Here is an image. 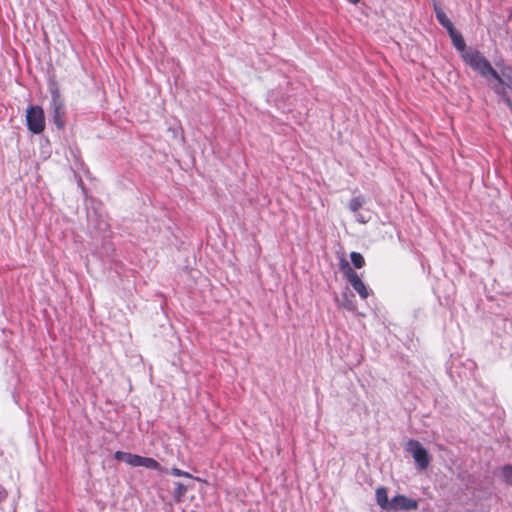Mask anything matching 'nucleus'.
<instances>
[{"label": "nucleus", "instance_id": "f257e3e1", "mask_svg": "<svg viewBox=\"0 0 512 512\" xmlns=\"http://www.w3.org/2000/svg\"><path fill=\"white\" fill-rule=\"evenodd\" d=\"M464 62L483 78H493L499 84H503L504 80L499 73L492 67L491 63L478 50L465 51L462 55Z\"/></svg>", "mask_w": 512, "mask_h": 512}, {"label": "nucleus", "instance_id": "f03ea898", "mask_svg": "<svg viewBox=\"0 0 512 512\" xmlns=\"http://www.w3.org/2000/svg\"><path fill=\"white\" fill-rule=\"evenodd\" d=\"M26 124L29 131L41 134L45 129V114L41 106H29L26 111Z\"/></svg>", "mask_w": 512, "mask_h": 512}, {"label": "nucleus", "instance_id": "7ed1b4c3", "mask_svg": "<svg viewBox=\"0 0 512 512\" xmlns=\"http://www.w3.org/2000/svg\"><path fill=\"white\" fill-rule=\"evenodd\" d=\"M51 106L53 110V120L58 129H62L66 122V112L63 101L57 91L52 92Z\"/></svg>", "mask_w": 512, "mask_h": 512}, {"label": "nucleus", "instance_id": "20e7f679", "mask_svg": "<svg viewBox=\"0 0 512 512\" xmlns=\"http://www.w3.org/2000/svg\"><path fill=\"white\" fill-rule=\"evenodd\" d=\"M499 75L504 80V83L499 84V82H497L496 85L492 86V89L494 90V92L496 94H498L504 98L506 104L512 110V101L506 96V87L512 89V68L511 67L502 68L501 74H499Z\"/></svg>", "mask_w": 512, "mask_h": 512}, {"label": "nucleus", "instance_id": "39448f33", "mask_svg": "<svg viewBox=\"0 0 512 512\" xmlns=\"http://www.w3.org/2000/svg\"><path fill=\"white\" fill-rule=\"evenodd\" d=\"M410 451L420 469H426L430 463V457L427 450L416 440L409 441Z\"/></svg>", "mask_w": 512, "mask_h": 512}, {"label": "nucleus", "instance_id": "423d86ee", "mask_svg": "<svg viewBox=\"0 0 512 512\" xmlns=\"http://www.w3.org/2000/svg\"><path fill=\"white\" fill-rule=\"evenodd\" d=\"M345 275L353 289L359 294L362 299H367L369 296V290L361 280L359 275L346 263Z\"/></svg>", "mask_w": 512, "mask_h": 512}, {"label": "nucleus", "instance_id": "0eeeda50", "mask_svg": "<svg viewBox=\"0 0 512 512\" xmlns=\"http://www.w3.org/2000/svg\"><path fill=\"white\" fill-rule=\"evenodd\" d=\"M418 508V502L412 498H408L405 495H396L391 500V506L389 511H412Z\"/></svg>", "mask_w": 512, "mask_h": 512}, {"label": "nucleus", "instance_id": "6e6552de", "mask_svg": "<svg viewBox=\"0 0 512 512\" xmlns=\"http://www.w3.org/2000/svg\"><path fill=\"white\" fill-rule=\"evenodd\" d=\"M354 297L353 293L350 291H346L342 293L341 298L336 297L335 301L339 308H344L348 311H355L356 305L352 298Z\"/></svg>", "mask_w": 512, "mask_h": 512}, {"label": "nucleus", "instance_id": "1a4fd4ad", "mask_svg": "<svg viewBox=\"0 0 512 512\" xmlns=\"http://www.w3.org/2000/svg\"><path fill=\"white\" fill-rule=\"evenodd\" d=\"M376 502L384 511H389L391 500L388 499L387 489L385 487H378L376 489Z\"/></svg>", "mask_w": 512, "mask_h": 512}, {"label": "nucleus", "instance_id": "9d476101", "mask_svg": "<svg viewBox=\"0 0 512 512\" xmlns=\"http://www.w3.org/2000/svg\"><path fill=\"white\" fill-rule=\"evenodd\" d=\"M434 11H435V15H436V18L438 20V22L444 27L447 29V31L451 30L452 28H454V25L453 23L451 22V20L447 17L446 13L441 9V7H439L438 5H434Z\"/></svg>", "mask_w": 512, "mask_h": 512}, {"label": "nucleus", "instance_id": "9b49d317", "mask_svg": "<svg viewBox=\"0 0 512 512\" xmlns=\"http://www.w3.org/2000/svg\"><path fill=\"white\" fill-rule=\"evenodd\" d=\"M448 33L451 37L452 43L455 46V48L459 51H465L466 44L461 33L456 31L455 28L449 30Z\"/></svg>", "mask_w": 512, "mask_h": 512}, {"label": "nucleus", "instance_id": "f8f14e48", "mask_svg": "<svg viewBox=\"0 0 512 512\" xmlns=\"http://www.w3.org/2000/svg\"><path fill=\"white\" fill-rule=\"evenodd\" d=\"M186 492H187V487L184 484L177 482L174 492H173V497H174L175 502H177V503L181 502L184 495L186 494Z\"/></svg>", "mask_w": 512, "mask_h": 512}, {"label": "nucleus", "instance_id": "ddd939ff", "mask_svg": "<svg viewBox=\"0 0 512 512\" xmlns=\"http://www.w3.org/2000/svg\"><path fill=\"white\" fill-rule=\"evenodd\" d=\"M351 262L355 268L361 269L365 265V259L359 252H351L350 253Z\"/></svg>", "mask_w": 512, "mask_h": 512}, {"label": "nucleus", "instance_id": "4468645a", "mask_svg": "<svg viewBox=\"0 0 512 512\" xmlns=\"http://www.w3.org/2000/svg\"><path fill=\"white\" fill-rule=\"evenodd\" d=\"M141 467H145L147 469H152V470H160L161 469L160 464L154 458L144 457V456H142Z\"/></svg>", "mask_w": 512, "mask_h": 512}, {"label": "nucleus", "instance_id": "2eb2a0df", "mask_svg": "<svg viewBox=\"0 0 512 512\" xmlns=\"http://www.w3.org/2000/svg\"><path fill=\"white\" fill-rule=\"evenodd\" d=\"M364 204L362 197H354L349 201V209L352 212H357Z\"/></svg>", "mask_w": 512, "mask_h": 512}, {"label": "nucleus", "instance_id": "dca6fc26", "mask_svg": "<svg viewBox=\"0 0 512 512\" xmlns=\"http://www.w3.org/2000/svg\"><path fill=\"white\" fill-rule=\"evenodd\" d=\"M142 456L137 454H129L127 464L133 467H141Z\"/></svg>", "mask_w": 512, "mask_h": 512}, {"label": "nucleus", "instance_id": "f3484780", "mask_svg": "<svg viewBox=\"0 0 512 512\" xmlns=\"http://www.w3.org/2000/svg\"><path fill=\"white\" fill-rule=\"evenodd\" d=\"M502 476H503L505 483L512 486V466L503 467Z\"/></svg>", "mask_w": 512, "mask_h": 512}, {"label": "nucleus", "instance_id": "a211bd4d", "mask_svg": "<svg viewBox=\"0 0 512 512\" xmlns=\"http://www.w3.org/2000/svg\"><path fill=\"white\" fill-rule=\"evenodd\" d=\"M502 476H503L505 483L512 486V466L503 467Z\"/></svg>", "mask_w": 512, "mask_h": 512}, {"label": "nucleus", "instance_id": "6ab92c4d", "mask_svg": "<svg viewBox=\"0 0 512 512\" xmlns=\"http://www.w3.org/2000/svg\"><path fill=\"white\" fill-rule=\"evenodd\" d=\"M170 473L174 476H177V477H186V478H194L190 473L186 472V471H183L179 468H176V467H173L171 470H170Z\"/></svg>", "mask_w": 512, "mask_h": 512}, {"label": "nucleus", "instance_id": "aec40b11", "mask_svg": "<svg viewBox=\"0 0 512 512\" xmlns=\"http://www.w3.org/2000/svg\"><path fill=\"white\" fill-rule=\"evenodd\" d=\"M129 454H130L129 452L116 451L114 454V458L118 461H123V462L127 463Z\"/></svg>", "mask_w": 512, "mask_h": 512}, {"label": "nucleus", "instance_id": "412c9836", "mask_svg": "<svg viewBox=\"0 0 512 512\" xmlns=\"http://www.w3.org/2000/svg\"><path fill=\"white\" fill-rule=\"evenodd\" d=\"M348 1L353 3V4H357L360 0H348Z\"/></svg>", "mask_w": 512, "mask_h": 512}, {"label": "nucleus", "instance_id": "4be33fe9", "mask_svg": "<svg viewBox=\"0 0 512 512\" xmlns=\"http://www.w3.org/2000/svg\"><path fill=\"white\" fill-rule=\"evenodd\" d=\"M194 479L197 481H201V479L199 477H195Z\"/></svg>", "mask_w": 512, "mask_h": 512}]
</instances>
